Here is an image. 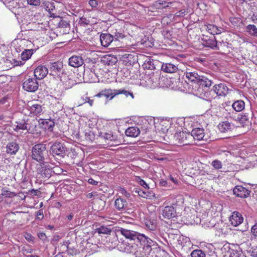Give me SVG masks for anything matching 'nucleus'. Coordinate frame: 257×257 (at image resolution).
<instances>
[{"mask_svg": "<svg viewBox=\"0 0 257 257\" xmlns=\"http://www.w3.org/2000/svg\"><path fill=\"white\" fill-rule=\"evenodd\" d=\"M156 242L147 237L140 246L138 247L135 253L137 257H163L166 251L160 247L152 248Z\"/></svg>", "mask_w": 257, "mask_h": 257, "instance_id": "1", "label": "nucleus"}, {"mask_svg": "<svg viewBox=\"0 0 257 257\" xmlns=\"http://www.w3.org/2000/svg\"><path fill=\"white\" fill-rule=\"evenodd\" d=\"M119 94H124L126 97L130 96L133 99L134 98V94L132 92L124 89H112L111 88H105L102 90L99 93L94 95V97L100 98L103 96L105 98V102L107 103Z\"/></svg>", "mask_w": 257, "mask_h": 257, "instance_id": "2", "label": "nucleus"}, {"mask_svg": "<svg viewBox=\"0 0 257 257\" xmlns=\"http://www.w3.org/2000/svg\"><path fill=\"white\" fill-rule=\"evenodd\" d=\"M184 198L182 195L177 196L176 197V202L173 203L171 205H168L164 207L162 211L163 217L167 219H170L177 216V213L175 206L178 204H183Z\"/></svg>", "mask_w": 257, "mask_h": 257, "instance_id": "3", "label": "nucleus"}, {"mask_svg": "<svg viewBox=\"0 0 257 257\" xmlns=\"http://www.w3.org/2000/svg\"><path fill=\"white\" fill-rule=\"evenodd\" d=\"M119 231H120L121 234L126 238L134 240H136L137 241L140 243V245L143 242H144L145 239L147 237L144 234H142L132 230H130L123 228H121L119 230Z\"/></svg>", "mask_w": 257, "mask_h": 257, "instance_id": "4", "label": "nucleus"}, {"mask_svg": "<svg viewBox=\"0 0 257 257\" xmlns=\"http://www.w3.org/2000/svg\"><path fill=\"white\" fill-rule=\"evenodd\" d=\"M47 147L46 144H38L35 145L32 150V158L39 162L44 161V154L46 152Z\"/></svg>", "mask_w": 257, "mask_h": 257, "instance_id": "5", "label": "nucleus"}, {"mask_svg": "<svg viewBox=\"0 0 257 257\" xmlns=\"http://www.w3.org/2000/svg\"><path fill=\"white\" fill-rule=\"evenodd\" d=\"M175 139L177 143L180 145H189L194 144L193 138L189 133L179 132L175 134Z\"/></svg>", "mask_w": 257, "mask_h": 257, "instance_id": "6", "label": "nucleus"}, {"mask_svg": "<svg viewBox=\"0 0 257 257\" xmlns=\"http://www.w3.org/2000/svg\"><path fill=\"white\" fill-rule=\"evenodd\" d=\"M40 163V167L38 169V173L42 177L49 178L51 176V170L54 167L55 163L47 161H43Z\"/></svg>", "mask_w": 257, "mask_h": 257, "instance_id": "7", "label": "nucleus"}, {"mask_svg": "<svg viewBox=\"0 0 257 257\" xmlns=\"http://www.w3.org/2000/svg\"><path fill=\"white\" fill-rule=\"evenodd\" d=\"M67 152V148L65 144L59 142H54L50 147V152L53 156L55 155L64 156Z\"/></svg>", "mask_w": 257, "mask_h": 257, "instance_id": "8", "label": "nucleus"}, {"mask_svg": "<svg viewBox=\"0 0 257 257\" xmlns=\"http://www.w3.org/2000/svg\"><path fill=\"white\" fill-rule=\"evenodd\" d=\"M50 75H52L55 78H60V81H62L61 78V75L64 74V70H63V64L60 62H54L51 63L50 66Z\"/></svg>", "mask_w": 257, "mask_h": 257, "instance_id": "9", "label": "nucleus"}, {"mask_svg": "<svg viewBox=\"0 0 257 257\" xmlns=\"http://www.w3.org/2000/svg\"><path fill=\"white\" fill-rule=\"evenodd\" d=\"M104 138L109 141L108 143L110 144L111 146H118L124 142L121 135L119 134L117 135L111 132L105 133Z\"/></svg>", "mask_w": 257, "mask_h": 257, "instance_id": "10", "label": "nucleus"}, {"mask_svg": "<svg viewBox=\"0 0 257 257\" xmlns=\"http://www.w3.org/2000/svg\"><path fill=\"white\" fill-rule=\"evenodd\" d=\"M39 84L35 78L26 79L23 84V88L28 92H35L38 88Z\"/></svg>", "mask_w": 257, "mask_h": 257, "instance_id": "11", "label": "nucleus"}, {"mask_svg": "<svg viewBox=\"0 0 257 257\" xmlns=\"http://www.w3.org/2000/svg\"><path fill=\"white\" fill-rule=\"evenodd\" d=\"M212 91L217 97H225L228 93L229 88L225 83H220L213 86Z\"/></svg>", "mask_w": 257, "mask_h": 257, "instance_id": "12", "label": "nucleus"}, {"mask_svg": "<svg viewBox=\"0 0 257 257\" xmlns=\"http://www.w3.org/2000/svg\"><path fill=\"white\" fill-rule=\"evenodd\" d=\"M200 176L203 177L204 179L209 180H213L218 179L219 175L218 172L213 169L209 168L206 170H201L199 173Z\"/></svg>", "mask_w": 257, "mask_h": 257, "instance_id": "13", "label": "nucleus"}, {"mask_svg": "<svg viewBox=\"0 0 257 257\" xmlns=\"http://www.w3.org/2000/svg\"><path fill=\"white\" fill-rule=\"evenodd\" d=\"M48 73V69L45 66L39 65L35 69L34 74L36 79L40 80L45 77Z\"/></svg>", "mask_w": 257, "mask_h": 257, "instance_id": "14", "label": "nucleus"}, {"mask_svg": "<svg viewBox=\"0 0 257 257\" xmlns=\"http://www.w3.org/2000/svg\"><path fill=\"white\" fill-rule=\"evenodd\" d=\"M227 225L222 221L218 222L213 226V230L216 236H221L227 234Z\"/></svg>", "mask_w": 257, "mask_h": 257, "instance_id": "15", "label": "nucleus"}, {"mask_svg": "<svg viewBox=\"0 0 257 257\" xmlns=\"http://www.w3.org/2000/svg\"><path fill=\"white\" fill-rule=\"evenodd\" d=\"M233 193L237 197L244 198L247 197L249 194L250 191L246 188L242 186H236L233 189Z\"/></svg>", "mask_w": 257, "mask_h": 257, "instance_id": "16", "label": "nucleus"}, {"mask_svg": "<svg viewBox=\"0 0 257 257\" xmlns=\"http://www.w3.org/2000/svg\"><path fill=\"white\" fill-rule=\"evenodd\" d=\"M98 76L95 73V66H93L89 70H86L84 73V77L89 82H94L98 79Z\"/></svg>", "mask_w": 257, "mask_h": 257, "instance_id": "17", "label": "nucleus"}, {"mask_svg": "<svg viewBox=\"0 0 257 257\" xmlns=\"http://www.w3.org/2000/svg\"><path fill=\"white\" fill-rule=\"evenodd\" d=\"M239 247H235V248L229 247V246H224L223 249L226 250L224 256L225 257H239L241 254V251L238 249Z\"/></svg>", "mask_w": 257, "mask_h": 257, "instance_id": "18", "label": "nucleus"}, {"mask_svg": "<svg viewBox=\"0 0 257 257\" xmlns=\"http://www.w3.org/2000/svg\"><path fill=\"white\" fill-rule=\"evenodd\" d=\"M197 83L199 85L198 89L200 88L201 90L203 91V88H209L212 85V81L207 77L202 75L200 76Z\"/></svg>", "mask_w": 257, "mask_h": 257, "instance_id": "19", "label": "nucleus"}, {"mask_svg": "<svg viewBox=\"0 0 257 257\" xmlns=\"http://www.w3.org/2000/svg\"><path fill=\"white\" fill-rule=\"evenodd\" d=\"M243 220L242 215L238 212L234 211L232 213L229 218L230 223L234 226H237L240 224Z\"/></svg>", "mask_w": 257, "mask_h": 257, "instance_id": "20", "label": "nucleus"}, {"mask_svg": "<svg viewBox=\"0 0 257 257\" xmlns=\"http://www.w3.org/2000/svg\"><path fill=\"white\" fill-rule=\"evenodd\" d=\"M30 104L29 111L31 116L40 115L43 113V108L41 105L33 102L30 103Z\"/></svg>", "mask_w": 257, "mask_h": 257, "instance_id": "21", "label": "nucleus"}, {"mask_svg": "<svg viewBox=\"0 0 257 257\" xmlns=\"http://www.w3.org/2000/svg\"><path fill=\"white\" fill-rule=\"evenodd\" d=\"M68 63L70 66L77 68L81 66L84 61L81 56L74 55L69 59Z\"/></svg>", "mask_w": 257, "mask_h": 257, "instance_id": "22", "label": "nucleus"}, {"mask_svg": "<svg viewBox=\"0 0 257 257\" xmlns=\"http://www.w3.org/2000/svg\"><path fill=\"white\" fill-rule=\"evenodd\" d=\"M193 138V143L195 144L194 141H201L204 140L205 133L203 128L196 127L194 128L191 133Z\"/></svg>", "mask_w": 257, "mask_h": 257, "instance_id": "23", "label": "nucleus"}, {"mask_svg": "<svg viewBox=\"0 0 257 257\" xmlns=\"http://www.w3.org/2000/svg\"><path fill=\"white\" fill-rule=\"evenodd\" d=\"M197 91L200 96L203 97L207 101H211L217 97L212 91V89L210 91H205L204 90H201L200 88H199L197 89Z\"/></svg>", "mask_w": 257, "mask_h": 257, "instance_id": "24", "label": "nucleus"}, {"mask_svg": "<svg viewBox=\"0 0 257 257\" xmlns=\"http://www.w3.org/2000/svg\"><path fill=\"white\" fill-rule=\"evenodd\" d=\"M113 40V36L109 34H101L100 36L101 44L104 47H108Z\"/></svg>", "mask_w": 257, "mask_h": 257, "instance_id": "25", "label": "nucleus"}, {"mask_svg": "<svg viewBox=\"0 0 257 257\" xmlns=\"http://www.w3.org/2000/svg\"><path fill=\"white\" fill-rule=\"evenodd\" d=\"M37 121L35 119H27L26 121V130L29 133L34 134L37 131Z\"/></svg>", "mask_w": 257, "mask_h": 257, "instance_id": "26", "label": "nucleus"}, {"mask_svg": "<svg viewBox=\"0 0 257 257\" xmlns=\"http://www.w3.org/2000/svg\"><path fill=\"white\" fill-rule=\"evenodd\" d=\"M19 149V145L16 142L9 143L6 147V152L10 155H15Z\"/></svg>", "mask_w": 257, "mask_h": 257, "instance_id": "27", "label": "nucleus"}, {"mask_svg": "<svg viewBox=\"0 0 257 257\" xmlns=\"http://www.w3.org/2000/svg\"><path fill=\"white\" fill-rule=\"evenodd\" d=\"M162 70L168 73H172L177 72L178 67L176 65L171 63H163L161 67Z\"/></svg>", "mask_w": 257, "mask_h": 257, "instance_id": "28", "label": "nucleus"}, {"mask_svg": "<svg viewBox=\"0 0 257 257\" xmlns=\"http://www.w3.org/2000/svg\"><path fill=\"white\" fill-rule=\"evenodd\" d=\"M135 192L137 193L140 196L146 199L152 200L156 198L155 194L152 191H144L141 189L138 190L136 189Z\"/></svg>", "mask_w": 257, "mask_h": 257, "instance_id": "29", "label": "nucleus"}, {"mask_svg": "<svg viewBox=\"0 0 257 257\" xmlns=\"http://www.w3.org/2000/svg\"><path fill=\"white\" fill-rule=\"evenodd\" d=\"M101 61L105 65H112L116 63L117 59L116 57L112 55H105L101 59Z\"/></svg>", "mask_w": 257, "mask_h": 257, "instance_id": "30", "label": "nucleus"}, {"mask_svg": "<svg viewBox=\"0 0 257 257\" xmlns=\"http://www.w3.org/2000/svg\"><path fill=\"white\" fill-rule=\"evenodd\" d=\"M206 31L210 34L214 35L221 33V28H218L216 26L212 24H208L204 26Z\"/></svg>", "mask_w": 257, "mask_h": 257, "instance_id": "31", "label": "nucleus"}, {"mask_svg": "<svg viewBox=\"0 0 257 257\" xmlns=\"http://www.w3.org/2000/svg\"><path fill=\"white\" fill-rule=\"evenodd\" d=\"M231 106L236 112H241L245 108V102L241 99L237 100L232 103Z\"/></svg>", "mask_w": 257, "mask_h": 257, "instance_id": "32", "label": "nucleus"}, {"mask_svg": "<svg viewBox=\"0 0 257 257\" xmlns=\"http://www.w3.org/2000/svg\"><path fill=\"white\" fill-rule=\"evenodd\" d=\"M185 75L188 81L194 83H197L198 79L200 78V75H199L198 73L195 71H186L185 73Z\"/></svg>", "mask_w": 257, "mask_h": 257, "instance_id": "33", "label": "nucleus"}, {"mask_svg": "<svg viewBox=\"0 0 257 257\" xmlns=\"http://www.w3.org/2000/svg\"><path fill=\"white\" fill-rule=\"evenodd\" d=\"M127 205V203L126 200L121 198L120 197L117 198L115 200L114 203V206L118 210H123L125 207H126Z\"/></svg>", "mask_w": 257, "mask_h": 257, "instance_id": "34", "label": "nucleus"}, {"mask_svg": "<svg viewBox=\"0 0 257 257\" xmlns=\"http://www.w3.org/2000/svg\"><path fill=\"white\" fill-rule=\"evenodd\" d=\"M125 133L127 136L136 138L140 134V131L138 127L132 126L127 128Z\"/></svg>", "mask_w": 257, "mask_h": 257, "instance_id": "35", "label": "nucleus"}, {"mask_svg": "<svg viewBox=\"0 0 257 257\" xmlns=\"http://www.w3.org/2000/svg\"><path fill=\"white\" fill-rule=\"evenodd\" d=\"M218 127L221 133H226L230 131L231 129V124L228 121H225L220 123L218 125Z\"/></svg>", "mask_w": 257, "mask_h": 257, "instance_id": "36", "label": "nucleus"}, {"mask_svg": "<svg viewBox=\"0 0 257 257\" xmlns=\"http://www.w3.org/2000/svg\"><path fill=\"white\" fill-rule=\"evenodd\" d=\"M123 61L126 65H133L136 61L135 56L131 54H125L123 56Z\"/></svg>", "mask_w": 257, "mask_h": 257, "instance_id": "37", "label": "nucleus"}, {"mask_svg": "<svg viewBox=\"0 0 257 257\" xmlns=\"http://www.w3.org/2000/svg\"><path fill=\"white\" fill-rule=\"evenodd\" d=\"M112 29L110 31L112 33V35L113 38L114 37L116 40H118L119 39H122L124 37V35L123 34V32L122 30L119 29L118 31L117 29L114 28H111Z\"/></svg>", "mask_w": 257, "mask_h": 257, "instance_id": "38", "label": "nucleus"}, {"mask_svg": "<svg viewBox=\"0 0 257 257\" xmlns=\"http://www.w3.org/2000/svg\"><path fill=\"white\" fill-rule=\"evenodd\" d=\"M245 31L251 36L257 37V28L254 25H248L245 28Z\"/></svg>", "mask_w": 257, "mask_h": 257, "instance_id": "39", "label": "nucleus"}, {"mask_svg": "<svg viewBox=\"0 0 257 257\" xmlns=\"http://www.w3.org/2000/svg\"><path fill=\"white\" fill-rule=\"evenodd\" d=\"M229 22L234 27L238 28L242 24V21L241 18L235 17H231L229 19Z\"/></svg>", "mask_w": 257, "mask_h": 257, "instance_id": "40", "label": "nucleus"}, {"mask_svg": "<svg viewBox=\"0 0 257 257\" xmlns=\"http://www.w3.org/2000/svg\"><path fill=\"white\" fill-rule=\"evenodd\" d=\"M41 123L45 129L51 130L54 126V122L51 119H41Z\"/></svg>", "mask_w": 257, "mask_h": 257, "instance_id": "41", "label": "nucleus"}, {"mask_svg": "<svg viewBox=\"0 0 257 257\" xmlns=\"http://www.w3.org/2000/svg\"><path fill=\"white\" fill-rule=\"evenodd\" d=\"M145 224L148 229L150 230H155L157 227L156 222L154 220L147 219Z\"/></svg>", "mask_w": 257, "mask_h": 257, "instance_id": "42", "label": "nucleus"}, {"mask_svg": "<svg viewBox=\"0 0 257 257\" xmlns=\"http://www.w3.org/2000/svg\"><path fill=\"white\" fill-rule=\"evenodd\" d=\"M33 53V49H26L21 54V58L23 61H26L31 58Z\"/></svg>", "mask_w": 257, "mask_h": 257, "instance_id": "43", "label": "nucleus"}, {"mask_svg": "<svg viewBox=\"0 0 257 257\" xmlns=\"http://www.w3.org/2000/svg\"><path fill=\"white\" fill-rule=\"evenodd\" d=\"M207 46L214 50H219V45L215 39H209L207 42Z\"/></svg>", "mask_w": 257, "mask_h": 257, "instance_id": "44", "label": "nucleus"}, {"mask_svg": "<svg viewBox=\"0 0 257 257\" xmlns=\"http://www.w3.org/2000/svg\"><path fill=\"white\" fill-rule=\"evenodd\" d=\"M96 231L99 234H110L111 232L110 228H108L107 227L104 225H102L100 227L96 228Z\"/></svg>", "mask_w": 257, "mask_h": 257, "instance_id": "45", "label": "nucleus"}, {"mask_svg": "<svg viewBox=\"0 0 257 257\" xmlns=\"http://www.w3.org/2000/svg\"><path fill=\"white\" fill-rule=\"evenodd\" d=\"M134 180L144 188L149 189V185L140 176H135Z\"/></svg>", "mask_w": 257, "mask_h": 257, "instance_id": "46", "label": "nucleus"}, {"mask_svg": "<svg viewBox=\"0 0 257 257\" xmlns=\"http://www.w3.org/2000/svg\"><path fill=\"white\" fill-rule=\"evenodd\" d=\"M249 114L247 112H243L241 114L239 121L241 124L249 122Z\"/></svg>", "mask_w": 257, "mask_h": 257, "instance_id": "47", "label": "nucleus"}, {"mask_svg": "<svg viewBox=\"0 0 257 257\" xmlns=\"http://www.w3.org/2000/svg\"><path fill=\"white\" fill-rule=\"evenodd\" d=\"M211 165L213 167V169L216 171L221 169L222 167V162L217 159L213 160Z\"/></svg>", "mask_w": 257, "mask_h": 257, "instance_id": "48", "label": "nucleus"}, {"mask_svg": "<svg viewBox=\"0 0 257 257\" xmlns=\"http://www.w3.org/2000/svg\"><path fill=\"white\" fill-rule=\"evenodd\" d=\"M144 65L145 68L148 69L155 70L156 69L154 60L153 59H149L148 61H146Z\"/></svg>", "mask_w": 257, "mask_h": 257, "instance_id": "49", "label": "nucleus"}, {"mask_svg": "<svg viewBox=\"0 0 257 257\" xmlns=\"http://www.w3.org/2000/svg\"><path fill=\"white\" fill-rule=\"evenodd\" d=\"M17 124L16 125V127L15 128V130L16 131H19L20 130H26L27 125H26V121L22 120L20 122H17Z\"/></svg>", "mask_w": 257, "mask_h": 257, "instance_id": "50", "label": "nucleus"}, {"mask_svg": "<svg viewBox=\"0 0 257 257\" xmlns=\"http://www.w3.org/2000/svg\"><path fill=\"white\" fill-rule=\"evenodd\" d=\"M2 196H4L7 198H12L16 196V194L14 192L3 188L2 189Z\"/></svg>", "mask_w": 257, "mask_h": 257, "instance_id": "51", "label": "nucleus"}, {"mask_svg": "<svg viewBox=\"0 0 257 257\" xmlns=\"http://www.w3.org/2000/svg\"><path fill=\"white\" fill-rule=\"evenodd\" d=\"M191 257H205V254L201 250H194L191 253Z\"/></svg>", "mask_w": 257, "mask_h": 257, "instance_id": "52", "label": "nucleus"}, {"mask_svg": "<svg viewBox=\"0 0 257 257\" xmlns=\"http://www.w3.org/2000/svg\"><path fill=\"white\" fill-rule=\"evenodd\" d=\"M29 5L34 6H38L41 4L40 0H27Z\"/></svg>", "mask_w": 257, "mask_h": 257, "instance_id": "53", "label": "nucleus"}, {"mask_svg": "<svg viewBox=\"0 0 257 257\" xmlns=\"http://www.w3.org/2000/svg\"><path fill=\"white\" fill-rule=\"evenodd\" d=\"M98 197V194L97 192H95V191L88 193L86 195V197L88 199H91V198L94 199L95 197Z\"/></svg>", "mask_w": 257, "mask_h": 257, "instance_id": "54", "label": "nucleus"}, {"mask_svg": "<svg viewBox=\"0 0 257 257\" xmlns=\"http://www.w3.org/2000/svg\"><path fill=\"white\" fill-rule=\"evenodd\" d=\"M186 12L184 10H182L175 13V16L176 17H182L186 15Z\"/></svg>", "mask_w": 257, "mask_h": 257, "instance_id": "55", "label": "nucleus"}, {"mask_svg": "<svg viewBox=\"0 0 257 257\" xmlns=\"http://www.w3.org/2000/svg\"><path fill=\"white\" fill-rule=\"evenodd\" d=\"M251 233L254 236L257 237V223H255L251 228Z\"/></svg>", "mask_w": 257, "mask_h": 257, "instance_id": "56", "label": "nucleus"}, {"mask_svg": "<svg viewBox=\"0 0 257 257\" xmlns=\"http://www.w3.org/2000/svg\"><path fill=\"white\" fill-rule=\"evenodd\" d=\"M24 237L25 239L28 241H33V236L32 235L29 233H25L24 235Z\"/></svg>", "mask_w": 257, "mask_h": 257, "instance_id": "57", "label": "nucleus"}, {"mask_svg": "<svg viewBox=\"0 0 257 257\" xmlns=\"http://www.w3.org/2000/svg\"><path fill=\"white\" fill-rule=\"evenodd\" d=\"M38 236L40 239H41L42 240H45L47 238V236H46L45 233L44 232H39L38 233Z\"/></svg>", "mask_w": 257, "mask_h": 257, "instance_id": "58", "label": "nucleus"}, {"mask_svg": "<svg viewBox=\"0 0 257 257\" xmlns=\"http://www.w3.org/2000/svg\"><path fill=\"white\" fill-rule=\"evenodd\" d=\"M89 4L92 8H96L98 6L97 2L96 0H90Z\"/></svg>", "mask_w": 257, "mask_h": 257, "instance_id": "59", "label": "nucleus"}, {"mask_svg": "<svg viewBox=\"0 0 257 257\" xmlns=\"http://www.w3.org/2000/svg\"><path fill=\"white\" fill-rule=\"evenodd\" d=\"M80 23L81 24H84L85 25H89V21L87 20L86 18H82L80 19Z\"/></svg>", "mask_w": 257, "mask_h": 257, "instance_id": "60", "label": "nucleus"}, {"mask_svg": "<svg viewBox=\"0 0 257 257\" xmlns=\"http://www.w3.org/2000/svg\"><path fill=\"white\" fill-rule=\"evenodd\" d=\"M37 218L38 219H42L44 217V215L42 211L38 210L37 212Z\"/></svg>", "mask_w": 257, "mask_h": 257, "instance_id": "61", "label": "nucleus"}, {"mask_svg": "<svg viewBox=\"0 0 257 257\" xmlns=\"http://www.w3.org/2000/svg\"><path fill=\"white\" fill-rule=\"evenodd\" d=\"M120 191L122 194H123L127 198H128L130 197V194L129 193H128L124 189L121 188L120 190Z\"/></svg>", "mask_w": 257, "mask_h": 257, "instance_id": "62", "label": "nucleus"}, {"mask_svg": "<svg viewBox=\"0 0 257 257\" xmlns=\"http://www.w3.org/2000/svg\"><path fill=\"white\" fill-rule=\"evenodd\" d=\"M14 66H22L24 64V62L20 60H14Z\"/></svg>", "mask_w": 257, "mask_h": 257, "instance_id": "63", "label": "nucleus"}, {"mask_svg": "<svg viewBox=\"0 0 257 257\" xmlns=\"http://www.w3.org/2000/svg\"><path fill=\"white\" fill-rule=\"evenodd\" d=\"M159 184L162 186L166 187L168 185V182L166 180L162 179L160 180Z\"/></svg>", "mask_w": 257, "mask_h": 257, "instance_id": "64", "label": "nucleus"}]
</instances>
